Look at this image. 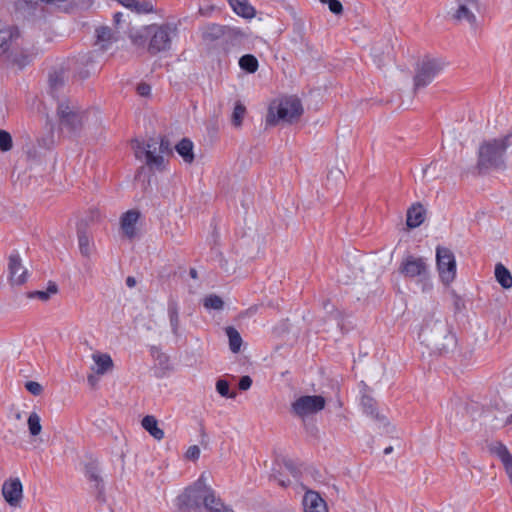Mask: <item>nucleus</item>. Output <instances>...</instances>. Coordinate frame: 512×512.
I'll use <instances>...</instances> for the list:
<instances>
[{
	"instance_id": "nucleus-23",
	"label": "nucleus",
	"mask_w": 512,
	"mask_h": 512,
	"mask_svg": "<svg viewBox=\"0 0 512 512\" xmlns=\"http://www.w3.org/2000/svg\"><path fill=\"white\" fill-rule=\"evenodd\" d=\"M233 11L243 18H253L255 9L248 0H228Z\"/></svg>"
},
{
	"instance_id": "nucleus-40",
	"label": "nucleus",
	"mask_w": 512,
	"mask_h": 512,
	"mask_svg": "<svg viewBox=\"0 0 512 512\" xmlns=\"http://www.w3.org/2000/svg\"><path fill=\"white\" fill-rule=\"evenodd\" d=\"M25 388L32 395H35V396L40 395L42 393V391H43V388H42L41 384H39L38 382H35V381H28V382H26Z\"/></svg>"
},
{
	"instance_id": "nucleus-34",
	"label": "nucleus",
	"mask_w": 512,
	"mask_h": 512,
	"mask_svg": "<svg viewBox=\"0 0 512 512\" xmlns=\"http://www.w3.org/2000/svg\"><path fill=\"white\" fill-rule=\"evenodd\" d=\"M78 242H79V249L83 256L89 257L92 252V247L90 245V238L89 236L82 232L78 231Z\"/></svg>"
},
{
	"instance_id": "nucleus-25",
	"label": "nucleus",
	"mask_w": 512,
	"mask_h": 512,
	"mask_svg": "<svg viewBox=\"0 0 512 512\" xmlns=\"http://www.w3.org/2000/svg\"><path fill=\"white\" fill-rule=\"evenodd\" d=\"M92 359L96 364L95 372L103 375L113 367V361L110 355L96 352L92 355Z\"/></svg>"
},
{
	"instance_id": "nucleus-31",
	"label": "nucleus",
	"mask_w": 512,
	"mask_h": 512,
	"mask_svg": "<svg viewBox=\"0 0 512 512\" xmlns=\"http://www.w3.org/2000/svg\"><path fill=\"white\" fill-rule=\"evenodd\" d=\"M58 291L57 285L55 283H50L47 290L45 291H32L27 293V297L30 299L37 298L43 302H46L50 299L51 295L56 294Z\"/></svg>"
},
{
	"instance_id": "nucleus-10",
	"label": "nucleus",
	"mask_w": 512,
	"mask_h": 512,
	"mask_svg": "<svg viewBox=\"0 0 512 512\" xmlns=\"http://www.w3.org/2000/svg\"><path fill=\"white\" fill-rule=\"evenodd\" d=\"M325 405L326 400L321 395H304L291 404V411L295 416L304 419L323 410Z\"/></svg>"
},
{
	"instance_id": "nucleus-47",
	"label": "nucleus",
	"mask_w": 512,
	"mask_h": 512,
	"mask_svg": "<svg viewBox=\"0 0 512 512\" xmlns=\"http://www.w3.org/2000/svg\"><path fill=\"white\" fill-rule=\"evenodd\" d=\"M87 381L90 384V386L95 387L98 382V378L94 374H90L87 377Z\"/></svg>"
},
{
	"instance_id": "nucleus-3",
	"label": "nucleus",
	"mask_w": 512,
	"mask_h": 512,
	"mask_svg": "<svg viewBox=\"0 0 512 512\" xmlns=\"http://www.w3.org/2000/svg\"><path fill=\"white\" fill-rule=\"evenodd\" d=\"M510 136L484 141L478 149L477 169L484 173L489 169L505 168V153Z\"/></svg>"
},
{
	"instance_id": "nucleus-52",
	"label": "nucleus",
	"mask_w": 512,
	"mask_h": 512,
	"mask_svg": "<svg viewBox=\"0 0 512 512\" xmlns=\"http://www.w3.org/2000/svg\"><path fill=\"white\" fill-rule=\"evenodd\" d=\"M505 424L506 425L512 424V413L506 418Z\"/></svg>"
},
{
	"instance_id": "nucleus-37",
	"label": "nucleus",
	"mask_w": 512,
	"mask_h": 512,
	"mask_svg": "<svg viewBox=\"0 0 512 512\" xmlns=\"http://www.w3.org/2000/svg\"><path fill=\"white\" fill-rule=\"evenodd\" d=\"M96 36L99 42L109 43L114 40V34L111 28L107 26H101L96 29Z\"/></svg>"
},
{
	"instance_id": "nucleus-13",
	"label": "nucleus",
	"mask_w": 512,
	"mask_h": 512,
	"mask_svg": "<svg viewBox=\"0 0 512 512\" xmlns=\"http://www.w3.org/2000/svg\"><path fill=\"white\" fill-rule=\"evenodd\" d=\"M2 494L9 505L17 507L23 497L21 481L18 478L5 481L2 486Z\"/></svg>"
},
{
	"instance_id": "nucleus-14",
	"label": "nucleus",
	"mask_w": 512,
	"mask_h": 512,
	"mask_svg": "<svg viewBox=\"0 0 512 512\" xmlns=\"http://www.w3.org/2000/svg\"><path fill=\"white\" fill-rule=\"evenodd\" d=\"M8 271L10 282L14 285H22L27 280V270L22 266L20 256L17 252L9 257Z\"/></svg>"
},
{
	"instance_id": "nucleus-46",
	"label": "nucleus",
	"mask_w": 512,
	"mask_h": 512,
	"mask_svg": "<svg viewBox=\"0 0 512 512\" xmlns=\"http://www.w3.org/2000/svg\"><path fill=\"white\" fill-rule=\"evenodd\" d=\"M13 61L16 62L19 66L23 67L29 63V58H28V56H23L21 59L14 57Z\"/></svg>"
},
{
	"instance_id": "nucleus-44",
	"label": "nucleus",
	"mask_w": 512,
	"mask_h": 512,
	"mask_svg": "<svg viewBox=\"0 0 512 512\" xmlns=\"http://www.w3.org/2000/svg\"><path fill=\"white\" fill-rule=\"evenodd\" d=\"M252 385V379L250 376H242L239 381V389L246 391L248 390Z\"/></svg>"
},
{
	"instance_id": "nucleus-38",
	"label": "nucleus",
	"mask_w": 512,
	"mask_h": 512,
	"mask_svg": "<svg viewBox=\"0 0 512 512\" xmlns=\"http://www.w3.org/2000/svg\"><path fill=\"white\" fill-rule=\"evenodd\" d=\"M13 147V140L11 134L3 129H0V150L8 152Z\"/></svg>"
},
{
	"instance_id": "nucleus-41",
	"label": "nucleus",
	"mask_w": 512,
	"mask_h": 512,
	"mask_svg": "<svg viewBox=\"0 0 512 512\" xmlns=\"http://www.w3.org/2000/svg\"><path fill=\"white\" fill-rule=\"evenodd\" d=\"M200 456V448L197 446V445H192L190 446L186 453H185V457L189 460H197Z\"/></svg>"
},
{
	"instance_id": "nucleus-30",
	"label": "nucleus",
	"mask_w": 512,
	"mask_h": 512,
	"mask_svg": "<svg viewBox=\"0 0 512 512\" xmlns=\"http://www.w3.org/2000/svg\"><path fill=\"white\" fill-rule=\"evenodd\" d=\"M361 405H362L364 413H366L368 416H370L376 420L384 419V418L380 417L379 413L377 412L376 402L370 396L364 395L361 398Z\"/></svg>"
},
{
	"instance_id": "nucleus-2",
	"label": "nucleus",
	"mask_w": 512,
	"mask_h": 512,
	"mask_svg": "<svg viewBox=\"0 0 512 512\" xmlns=\"http://www.w3.org/2000/svg\"><path fill=\"white\" fill-rule=\"evenodd\" d=\"M176 33L177 27L174 24H153L135 32L131 38L132 42L137 46H144L148 41V52L151 55H156L171 48L172 38Z\"/></svg>"
},
{
	"instance_id": "nucleus-19",
	"label": "nucleus",
	"mask_w": 512,
	"mask_h": 512,
	"mask_svg": "<svg viewBox=\"0 0 512 512\" xmlns=\"http://www.w3.org/2000/svg\"><path fill=\"white\" fill-rule=\"evenodd\" d=\"M425 220V209L420 203L412 205L407 211L406 224L409 228L419 227Z\"/></svg>"
},
{
	"instance_id": "nucleus-24",
	"label": "nucleus",
	"mask_w": 512,
	"mask_h": 512,
	"mask_svg": "<svg viewBox=\"0 0 512 512\" xmlns=\"http://www.w3.org/2000/svg\"><path fill=\"white\" fill-rule=\"evenodd\" d=\"M142 427L156 440L164 438V431L158 427L157 419L152 415H147L142 419Z\"/></svg>"
},
{
	"instance_id": "nucleus-50",
	"label": "nucleus",
	"mask_w": 512,
	"mask_h": 512,
	"mask_svg": "<svg viewBox=\"0 0 512 512\" xmlns=\"http://www.w3.org/2000/svg\"><path fill=\"white\" fill-rule=\"evenodd\" d=\"M189 275L191 276V278L196 279L197 278V271H196V269L191 268L190 271H189Z\"/></svg>"
},
{
	"instance_id": "nucleus-49",
	"label": "nucleus",
	"mask_w": 512,
	"mask_h": 512,
	"mask_svg": "<svg viewBox=\"0 0 512 512\" xmlns=\"http://www.w3.org/2000/svg\"><path fill=\"white\" fill-rule=\"evenodd\" d=\"M122 20V13L121 12H117L114 14V22L116 24H119Z\"/></svg>"
},
{
	"instance_id": "nucleus-15",
	"label": "nucleus",
	"mask_w": 512,
	"mask_h": 512,
	"mask_svg": "<svg viewBox=\"0 0 512 512\" xmlns=\"http://www.w3.org/2000/svg\"><path fill=\"white\" fill-rule=\"evenodd\" d=\"M19 38V31L0 24V56L6 54Z\"/></svg>"
},
{
	"instance_id": "nucleus-36",
	"label": "nucleus",
	"mask_w": 512,
	"mask_h": 512,
	"mask_svg": "<svg viewBox=\"0 0 512 512\" xmlns=\"http://www.w3.org/2000/svg\"><path fill=\"white\" fill-rule=\"evenodd\" d=\"M216 390L222 397L234 399L237 396L235 391H230L229 383L224 379L217 380Z\"/></svg>"
},
{
	"instance_id": "nucleus-35",
	"label": "nucleus",
	"mask_w": 512,
	"mask_h": 512,
	"mask_svg": "<svg viewBox=\"0 0 512 512\" xmlns=\"http://www.w3.org/2000/svg\"><path fill=\"white\" fill-rule=\"evenodd\" d=\"M40 421H41L40 416L36 412H32L29 415L27 424H28L29 432L32 436H37L38 434H40V432L42 430Z\"/></svg>"
},
{
	"instance_id": "nucleus-45",
	"label": "nucleus",
	"mask_w": 512,
	"mask_h": 512,
	"mask_svg": "<svg viewBox=\"0 0 512 512\" xmlns=\"http://www.w3.org/2000/svg\"><path fill=\"white\" fill-rule=\"evenodd\" d=\"M49 81H50V86L53 90L56 89L58 86L62 85V80L60 79L59 75H57V74L50 75Z\"/></svg>"
},
{
	"instance_id": "nucleus-33",
	"label": "nucleus",
	"mask_w": 512,
	"mask_h": 512,
	"mask_svg": "<svg viewBox=\"0 0 512 512\" xmlns=\"http://www.w3.org/2000/svg\"><path fill=\"white\" fill-rule=\"evenodd\" d=\"M246 114V107L240 102L237 101L231 116V122L235 127H240L244 116Z\"/></svg>"
},
{
	"instance_id": "nucleus-18",
	"label": "nucleus",
	"mask_w": 512,
	"mask_h": 512,
	"mask_svg": "<svg viewBox=\"0 0 512 512\" xmlns=\"http://www.w3.org/2000/svg\"><path fill=\"white\" fill-rule=\"evenodd\" d=\"M140 213L136 210H129L121 217V228L128 238H133L136 234L135 225L138 222Z\"/></svg>"
},
{
	"instance_id": "nucleus-7",
	"label": "nucleus",
	"mask_w": 512,
	"mask_h": 512,
	"mask_svg": "<svg viewBox=\"0 0 512 512\" xmlns=\"http://www.w3.org/2000/svg\"><path fill=\"white\" fill-rule=\"evenodd\" d=\"M303 113L301 102L296 97H286L280 100L276 107L269 108L266 123L276 125L280 121L293 123L297 121Z\"/></svg>"
},
{
	"instance_id": "nucleus-55",
	"label": "nucleus",
	"mask_w": 512,
	"mask_h": 512,
	"mask_svg": "<svg viewBox=\"0 0 512 512\" xmlns=\"http://www.w3.org/2000/svg\"><path fill=\"white\" fill-rule=\"evenodd\" d=\"M323 4H327L330 0H319Z\"/></svg>"
},
{
	"instance_id": "nucleus-39",
	"label": "nucleus",
	"mask_w": 512,
	"mask_h": 512,
	"mask_svg": "<svg viewBox=\"0 0 512 512\" xmlns=\"http://www.w3.org/2000/svg\"><path fill=\"white\" fill-rule=\"evenodd\" d=\"M223 305V300L217 295H209L204 299V306L207 309L220 310Z\"/></svg>"
},
{
	"instance_id": "nucleus-5",
	"label": "nucleus",
	"mask_w": 512,
	"mask_h": 512,
	"mask_svg": "<svg viewBox=\"0 0 512 512\" xmlns=\"http://www.w3.org/2000/svg\"><path fill=\"white\" fill-rule=\"evenodd\" d=\"M56 113L60 129L70 135L79 134L87 120V111L70 99L59 101Z\"/></svg>"
},
{
	"instance_id": "nucleus-16",
	"label": "nucleus",
	"mask_w": 512,
	"mask_h": 512,
	"mask_svg": "<svg viewBox=\"0 0 512 512\" xmlns=\"http://www.w3.org/2000/svg\"><path fill=\"white\" fill-rule=\"evenodd\" d=\"M304 512H328L325 501L314 491H308L303 497Z\"/></svg>"
},
{
	"instance_id": "nucleus-4",
	"label": "nucleus",
	"mask_w": 512,
	"mask_h": 512,
	"mask_svg": "<svg viewBox=\"0 0 512 512\" xmlns=\"http://www.w3.org/2000/svg\"><path fill=\"white\" fill-rule=\"evenodd\" d=\"M133 149L137 159L144 158L146 165L156 170L163 169V155L171 152L169 141L164 137L150 138L146 143L136 140L133 142Z\"/></svg>"
},
{
	"instance_id": "nucleus-29",
	"label": "nucleus",
	"mask_w": 512,
	"mask_h": 512,
	"mask_svg": "<svg viewBox=\"0 0 512 512\" xmlns=\"http://www.w3.org/2000/svg\"><path fill=\"white\" fill-rule=\"evenodd\" d=\"M226 335L229 339V348L233 353H238L242 345V338L240 333L232 326L225 329Z\"/></svg>"
},
{
	"instance_id": "nucleus-12",
	"label": "nucleus",
	"mask_w": 512,
	"mask_h": 512,
	"mask_svg": "<svg viewBox=\"0 0 512 512\" xmlns=\"http://www.w3.org/2000/svg\"><path fill=\"white\" fill-rule=\"evenodd\" d=\"M201 37L207 43H213L222 37L240 42L245 34L236 28L209 23L201 28Z\"/></svg>"
},
{
	"instance_id": "nucleus-42",
	"label": "nucleus",
	"mask_w": 512,
	"mask_h": 512,
	"mask_svg": "<svg viewBox=\"0 0 512 512\" xmlns=\"http://www.w3.org/2000/svg\"><path fill=\"white\" fill-rule=\"evenodd\" d=\"M327 5L329 10L336 15H339L343 12V6L338 0H330Z\"/></svg>"
},
{
	"instance_id": "nucleus-53",
	"label": "nucleus",
	"mask_w": 512,
	"mask_h": 512,
	"mask_svg": "<svg viewBox=\"0 0 512 512\" xmlns=\"http://www.w3.org/2000/svg\"><path fill=\"white\" fill-rule=\"evenodd\" d=\"M392 450H393V447H392V446H389V447H387V448H385V449H384V453H385V454H389V453H391V452H392Z\"/></svg>"
},
{
	"instance_id": "nucleus-11",
	"label": "nucleus",
	"mask_w": 512,
	"mask_h": 512,
	"mask_svg": "<svg viewBox=\"0 0 512 512\" xmlns=\"http://www.w3.org/2000/svg\"><path fill=\"white\" fill-rule=\"evenodd\" d=\"M436 262L439 277L445 285H449L456 277V261L454 254L446 247H437Z\"/></svg>"
},
{
	"instance_id": "nucleus-54",
	"label": "nucleus",
	"mask_w": 512,
	"mask_h": 512,
	"mask_svg": "<svg viewBox=\"0 0 512 512\" xmlns=\"http://www.w3.org/2000/svg\"><path fill=\"white\" fill-rule=\"evenodd\" d=\"M279 485H281L282 487H286L288 485V482H285L283 480H279Z\"/></svg>"
},
{
	"instance_id": "nucleus-8",
	"label": "nucleus",
	"mask_w": 512,
	"mask_h": 512,
	"mask_svg": "<svg viewBox=\"0 0 512 512\" xmlns=\"http://www.w3.org/2000/svg\"><path fill=\"white\" fill-rule=\"evenodd\" d=\"M399 272L407 278H417L422 292L426 293L432 290L433 285L424 258L413 255L406 256L399 266Z\"/></svg>"
},
{
	"instance_id": "nucleus-51",
	"label": "nucleus",
	"mask_w": 512,
	"mask_h": 512,
	"mask_svg": "<svg viewBox=\"0 0 512 512\" xmlns=\"http://www.w3.org/2000/svg\"><path fill=\"white\" fill-rule=\"evenodd\" d=\"M285 466L292 472L294 473V470L292 468V463L290 461H286L285 462Z\"/></svg>"
},
{
	"instance_id": "nucleus-9",
	"label": "nucleus",
	"mask_w": 512,
	"mask_h": 512,
	"mask_svg": "<svg viewBox=\"0 0 512 512\" xmlns=\"http://www.w3.org/2000/svg\"><path fill=\"white\" fill-rule=\"evenodd\" d=\"M444 62L436 58H424L417 64L414 76V92L429 85L443 70Z\"/></svg>"
},
{
	"instance_id": "nucleus-26",
	"label": "nucleus",
	"mask_w": 512,
	"mask_h": 512,
	"mask_svg": "<svg viewBox=\"0 0 512 512\" xmlns=\"http://www.w3.org/2000/svg\"><path fill=\"white\" fill-rule=\"evenodd\" d=\"M193 143L188 138H183L176 146L177 153L183 158L185 163H192L194 161Z\"/></svg>"
},
{
	"instance_id": "nucleus-20",
	"label": "nucleus",
	"mask_w": 512,
	"mask_h": 512,
	"mask_svg": "<svg viewBox=\"0 0 512 512\" xmlns=\"http://www.w3.org/2000/svg\"><path fill=\"white\" fill-rule=\"evenodd\" d=\"M475 10H477V8L466 6L462 4V1H458V8L454 13L453 18L459 22L465 21L471 27H475L477 21L474 13Z\"/></svg>"
},
{
	"instance_id": "nucleus-6",
	"label": "nucleus",
	"mask_w": 512,
	"mask_h": 512,
	"mask_svg": "<svg viewBox=\"0 0 512 512\" xmlns=\"http://www.w3.org/2000/svg\"><path fill=\"white\" fill-rule=\"evenodd\" d=\"M419 336L428 346L442 352L447 351L448 347L444 343H440L441 339L454 341V337L450 335L448 324L442 320L434 319L433 317L427 319L423 324Z\"/></svg>"
},
{
	"instance_id": "nucleus-43",
	"label": "nucleus",
	"mask_w": 512,
	"mask_h": 512,
	"mask_svg": "<svg viewBox=\"0 0 512 512\" xmlns=\"http://www.w3.org/2000/svg\"><path fill=\"white\" fill-rule=\"evenodd\" d=\"M137 93L142 97H147L150 95L151 87L147 83H140L137 85Z\"/></svg>"
},
{
	"instance_id": "nucleus-48",
	"label": "nucleus",
	"mask_w": 512,
	"mask_h": 512,
	"mask_svg": "<svg viewBox=\"0 0 512 512\" xmlns=\"http://www.w3.org/2000/svg\"><path fill=\"white\" fill-rule=\"evenodd\" d=\"M126 285L129 288H133L136 285V279L134 277H132V276H128L126 278Z\"/></svg>"
},
{
	"instance_id": "nucleus-22",
	"label": "nucleus",
	"mask_w": 512,
	"mask_h": 512,
	"mask_svg": "<svg viewBox=\"0 0 512 512\" xmlns=\"http://www.w3.org/2000/svg\"><path fill=\"white\" fill-rule=\"evenodd\" d=\"M85 476L99 493L103 492V480L100 476V470L95 463L91 462L85 466Z\"/></svg>"
},
{
	"instance_id": "nucleus-17",
	"label": "nucleus",
	"mask_w": 512,
	"mask_h": 512,
	"mask_svg": "<svg viewBox=\"0 0 512 512\" xmlns=\"http://www.w3.org/2000/svg\"><path fill=\"white\" fill-rule=\"evenodd\" d=\"M490 451L501 460L512 481V455L507 447L501 442H496L491 445Z\"/></svg>"
},
{
	"instance_id": "nucleus-1",
	"label": "nucleus",
	"mask_w": 512,
	"mask_h": 512,
	"mask_svg": "<svg viewBox=\"0 0 512 512\" xmlns=\"http://www.w3.org/2000/svg\"><path fill=\"white\" fill-rule=\"evenodd\" d=\"M177 506L179 510L185 512H198L202 508L209 512H225L227 508L215 490L208 485V476L205 472L177 497Z\"/></svg>"
},
{
	"instance_id": "nucleus-21",
	"label": "nucleus",
	"mask_w": 512,
	"mask_h": 512,
	"mask_svg": "<svg viewBox=\"0 0 512 512\" xmlns=\"http://www.w3.org/2000/svg\"><path fill=\"white\" fill-rule=\"evenodd\" d=\"M167 312L172 333L179 336L180 319H179V305L175 298L172 296L168 299Z\"/></svg>"
},
{
	"instance_id": "nucleus-32",
	"label": "nucleus",
	"mask_w": 512,
	"mask_h": 512,
	"mask_svg": "<svg viewBox=\"0 0 512 512\" xmlns=\"http://www.w3.org/2000/svg\"><path fill=\"white\" fill-rule=\"evenodd\" d=\"M239 66L249 73H254L258 69V61L255 56L246 54L240 58Z\"/></svg>"
},
{
	"instance_id": "nucleus-28",
	"label": "nucleus",
	"mask_w": 512,
	"mask_h": 512,
	"mask_svg": "<svg viewBox=\"0 0 512 512\" xmlns=\"http://www.w3.org/2000/svg\"><path fill=\"white\" fill-rule=\"evenodd\" d=\"M495 277L497 282L504 288L509 289L512 287V275L510 271L501 263L495 267Z\"/></svg>"
},
{
	"instance_id": "nucleus-27",
	"label": "nucleus",
	"mask_w": 512,
	"mask_h": 512,
	"mask_svg": "<svg viewBox=\"0 0 512 512\" xmlns=\"http://www.w3.org/2000/svg\"><path fill=\"white\" fill-rule=\"evenodd\" d=\"M119 2L126 8L136 13H149L153 11V4L150 1L139 0H119Z\"/></svg>"
}]
</instances>
